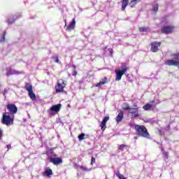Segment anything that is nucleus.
Segmentation results:
<instances>
[{
	"label": "nucleus",
	"mask_w": 179,
	"mask_h": 179,
	"mask_svg": "<svg viewBox=\"0 0 179 179\" xmlns=\"http://www.w3.org/2000/svg\"><path fill=\"white\" fill-rule=\"evenodd\" d=\"M134 129L138 136L145 138L146 139H149L150 138V134H149V131H148L146 127L144 125L136 124L134 126Z\"/></svg>",
	"instance_id": "nucleus-1"
},
{
	"label": "nucleus",
	"mask_w": 179,
	"mask_h": 179,
	"mask_svg": "<svg viewBox=\"0 0 179 179\" xmlns=\"http://www.w3.org/2000/svg\"><path fill=\"white\" fill-rule=\"evenodd\" d=\"M15 121V116L10 115V114L5 112L2 115L1 124L6 125L7 127H10L13 125V122Z\"/></svg>",
	"instance_id": "nucleus-2"
},
{
	"label": "nucleus",
	"mask_w": 179,
	"mask_h": 179,
	"mask_svg": "<svg viewBox=\"0 0 179 179\" xmlns=\"http://www.w3.org/2000/svg\"><path fill=\"white\" fill-rule=\"evenodd\" d=\"M173 59H168L164 64L168 66H179V52L172 55Z\"/></svg>",
	"instance_id": "nucleus-3"
},
{
	"label": "nucleus",
	"mask_w": 179,
	"mask_h": 179,
	"mask_svg": "<svg viewBox=\"0 0 179 179\" xmlns=\"http://www.w3.org/2000/svg\"><path fill=\"white\" fill-rule=\"evenodd\" d=\"M142 0H131L129 3V0H122V10H125L127 9V6L128 5H130L131 8H135L139 2H141Z\"/></svg>",
	"instance_id": "nucleus-4"
},
{
	"label": "nucleus",
	"mask_w": 179,
	"mask_h": 179,
	"mask_svg": "<svg viewBox=\"0 0 179 179\" xmlns=\"http://www.w3.org/2000/svg\"><path fill=\"white\" fill-rule=\"evenodd\" d=\"M65 83H66V81L64 79H60L57 81V83L55 87L56 93H64V88L66 86Z\"/></svg>",
	"instance_id": "nucleus-5"
},
{
	"label": "nucleus",
	"mask_w": 179,
	"mask_h": 179,
	"mask_svg": "<svg viewBox=\"0 0 179 179\" xmlns=\"http://www.w3.org/2000/svg\"><path fill=\"white\" fill-rule=\"evenodd\" d=\"M6 108L8 111V114H10V115L15 116V114L17 113V106L15 103H8Z\"/></svg>",
	"instance_id": "nucleus-6"
},
{
	"label": "nucleus",
	"mask_w": 179,
	"mask_h": 179,
	"mask_svg": "<svg viewBox=\"0 0 179 179\" xmlns=\"http://www.w3.org/2000/svg\"><path fill=\"white\" fill-rule=\"evenodd\" d=\"M25 90L29 93V96L31 100H36V94L33 92V86L30 83H27L25 85Z\"/></svg>",
	"instance_id": "nucleus-7"
},
{
	"label": "nucleus",
	"mask_w": 179,
	"mask_h": 179,
	"mask_svg": "<svg viewBox=\"0 0 179 179\" xmlns=\"http://www.w3.org/2000/svg\"><path fill=\"white\" fill-rule=\"evenodd\" d=\"M129 70V67L126 66L122 70H115L116 72V76H115V80H121V78H122V75H125L126 72Z\"/></svg>",
	"instance_id": "nucleus-8"
},
{
	"label": "nucleus",
	"mask_w": 179,
	"mask_h": 179,
	"mask_svg": "<svg viewBox=\"0 0 179 179\" xmlns=\"http://www.w3.org/2000/svg\"><path fill=\"white\" fill-rule=\"evenodd\" d=\"M173 31H174V26L171 25L164 26L161 29L162 34H171Z\"/></svg>",
	"instance_id": "nucleus-9"
},
{
	"label": "nucleus",
	"mask_w": 179,
	"mask_h": 179,
	"mask_svg": "<svg viewBox=\"0 0 179 179\" xmlns=\"http://www.w3.org/2000/svg\"><path fill=\"white\" fill-rule=\"evenodd\" d=\"M151 52H157L159 51V48L162 45V42L154 41L150 43Z\"/></svg>",
	"instance_id": "nucleus-10"
},
{
	"label": "nucleus",
	"mask_w": 179,
	"mask_h": 179,
	"mask_svg": "<svg viewBox=\"0 0 179 179\" xmlns=\"http://www.w3.org/2000/svg\"><path fill=\"white\" fill-rule=\"evenodd\" d=\"M50 162L55 164V166H58V164H61L62 163V158L51 157L50 159Z\"/></svg>",
	"instance_id": "nucleus-11"
},
{
	"label": "nucleus",
	"mask_w": 179,
	"mask_h": 179,
	"mask_svg": "<svg viewBox=\"0 0 179 179\" xmlns=\"http://www.w3.org/2000/svg\"><path fill=\"white\" fill-rule=\"evenodd\" d=\"M76 24V20H75V18H73L72 22L69 25H67L66 29V31H71V30H74Z\"/></svg>",
	"instance_id": "nucleus-12"
},
{
	"label": "nucleus",
	"mask_w": 179,
	"mask_h": 179,
	"mask_svg": "<svg viewBox=\"0 0 179 179\" xmlns=\"http://www.w3.org/2000/svg\"><path fill=\"white\" fill-rule=\"evenodd\" d=\"M108 120H110V117L106 116L102 120L101 124L99 125V127H101V131H106V124L107 123V121H108Z\"/></svg>",
	"instance_id": "nucleus-13"
},
{
	"label": "nucleus",
	"mask_w": 179,
	"mask_h": 179,
	"mask_svg": "<svg viewBox=\"0 0 179 179\" xmlns=\"http://www.w3.org/2000/svg\"><path fill=\"white\" fill-rule=\"evenodd\" d=\"M61 107H62V105L61 103H58L50 107V111H54L55 113H59L61 110Z\"/></svg>",
	"instance_id": "nucleus-14"
},
{
	"label": "nucleus",
	"mask_w": 179,
	"mask_h": 179,
	"mask_svg": "<svg viewBox=\"0 0 179 179\" xmlns=\"http://www.w3.org/2000/svg\"><path fill=\"white\" fill-rule=\"evenodd\" d=\"M129 113L135 118H136V117H139V112L136 108H131V110L129 111Z\"/></svg>",
	"instance_id": "nucleus-15"
},
{
	"label": "nucleus",
	"mask_w": 179,
	"mask_h": 179,
	"mask_svg": "<svg viewBox=\"0 0 179 179\" xmlns=\"http://www.w3.org/2000/svg\"><path fill=\"white\" fill-rule=\"evenodd\" d=\"M116 122L117 124H120L122 120H124V112L122 110H120V113H118L117 116L115 118Z\"/></svg>",
	"instance_id": "nucleus-16"
},
{
	"label": "nucleus",
	"mask_w": 179,
	"mask_h": 179,
	"mask_svg": "<svg viewBox=\"0 0 179 179\" xmlns=\"http://www.w3.org/2000/svg\"><path fill=\"white\" fill-rule=\"evenodd\" d=\"M108 82V78L107 77H104L101 80H100L98 83L96 84V87H100V86L103 85H106Z\"/></svg>",
	"instance_id": "nucleus-17"
},
{
	"label": "nucleus",
	"mask_w": 179,
	"mask_h": 179,
	"mask_svg": "<svg viewBox=\"0 0 179 179\" xmlns=\"http://www.w3.org/2000/svg\"><path fill=\"white\" fill-rule=\"evenodd\" d=\"M138 30L141 33H145L146 31H150V27H139Z\"/></svg>",
	"instance_id": "nucleus-18"
},
{
	"label": "nucleus",
	"mask_w": 179,
	"mask_h": 179,
	"mask_svg": "<svg viewBox=\"0 0 179 179\" xmlns=\"http://www.w3.org/2000/svg\"><path fill=\"white\" fill-rule=\"evenodd\" d=\"M45 174L47 177H51L52 176V169H46L45 171Z\"/></svg>",
	"instance_id": "nucleus-19"
},
{
	"label": "nucleus",
	"mask_w": 179,
	"mask_h": 179,
	"mask_svg": "<svg viewBox=\"0 0 179 179\" xmlns=\"http://www.w3.org/2000/svg\"><path fill=\"white\" fill-rule=\"evenodd\" d=\"M126 148H128V145L121 144L117 147V149L122 152Z\"/></svg>",
	"instance_id": "nucleus-20"
},
{
	"label": "nucleus",
	"mask_w": 179,
	"mask_h": 179,
	"mask_svg": "<svg viewBox=\"0 0 179 179\" xmlns=\"http://www.w3.org/2000/svg\"><path fill=\"white\" fill-rule=\"evenodd\" d=\"M143 110L145 111H148V110H150L152 108V105L147 103L145 106H143Z\"/></svg>",
	"instance_id": "nucleus-21"
},
{
	"label": "nucleus",
	"mask_w": 179,
	"mask_h": 179,
	"mask_svg": "<svg viewBox=\"0 0 179 179\" xmlns=\"http://www.w3.org/2000/svg\"><path fill=\"white\" fill-rule=\"evenodd\" d=\"M6 36V31H4V32L2 34L1 39L0 40V43H4L5 42V36Z\"/></svg>",
	"instance_id": "nucleus-22"
},
{
	"label": "nucleus",
	"mask_w": 179,
	"mask_h": 179,
	"mask_svg": "<svg viewBox=\"0 0 179 179\" xmlns=\"http://www.w3.org/2000/svg\"><path fill=\"white\" fill-rule=\"evenodd\" d=\"M73 71L72 72V76H76V75H78V71H76V66L73 65Z\"/></svg>",
	"instance_id": "nucleus-23"
},
{
	"label": "nucleus",
	"mask_w": 179,
	"mask_h": 179,
	"mask_svg": "<svg viewBox=\"0 0 179 179\" xmlns=\"http://www.w3.org/2000/svg\"><path fill=\"white\" fill-rule=\"evenodd\" d=\"M124 105H126V106L123 108V110H124L125 111H128V110H131L132 108L129 107V104L124 103Z\"/></svg>",
	"instance_id": "nucleus-24"
},
{
	"label": "nucleus",
	"mask_w": 179,
	"mask_h": 179,
	"mask_svg": "<svg viewBox=\"0 0 179 179\" xmlns=\"http://www.w3.org/2000/svg\"><path fill=\"white\" fill-rule=\"evenodd\" d=\"M7 23L8 24H13V23H15V19L13 18H9L7 21Z\"/></svg>",
	"instance_id": "nucleus-25"
},
{
	"label": "nucleus",
	"mask_w": 179,
	"mask_h": 179,
	"mask_svg": "<svg viewBox=\"0 0 179 179\" xmlns=\"http://www.w3.org/2000/svg\"><path fill=\"white\" fill-rule=\"evenodd\" d=\"M80 170H83V171H90V170L83 166H78Z\"/></svg>",
	"instance_id": "nucleus-26"
},
{
	"label": "nucleus",
	"mask_w": 179,
	"mask_h": 179,
	"mask_svg": "<svg viewBox=\"0 0 179 179\" xmlns=\"http://www.w3.org/2000/svg\"><path fill=\"white\" fill-rule=\"evenodd\" d=\"M79 141H83L85 139V134L82 133L78 136Z\"/></svg>",
	"instance_id": "nucleus-27"
},
{
	"label": "nucleus",
	"mask_w": 179,
	"mask_h": 179,
	"mask_svg": "<svg viewBox=\"0 0 179 179\" xmlns=\"http://www.w3.org/2000/svg\"><path fill=\"white\" fill-rule=\"evenodd\" d=\"M94 163H96V158H94V157H91V166H93V164H94Z\"/></svg>",
	"instance_id": "nucleus-28"
},
{
	"label": "nucleus",
	"mask_w": 179,
	"mask_h": 179,
	"mask_svg": "<svg viewBox=\"0 0 179 179\" xmlns=\"http://www.w3.org/2000/svg\"><path fill=\"white\" fill-rule=\"evenodd\" d=\"M164 155V157L167 160V159H169V152H164L163 153Z\"/></svg>",
	"instance_id": "nucleus-29"
},
{
	"label": "nucleus",
	"mask_w": 179,
	"mask_h": 179,
	"mask_svg": "<svg viewBox=\"0 0 179 179\" xmlns=\"http://www.w3.org/2000/svg\"><path fill=\"white\" fill-rule=\"evenodd\" d=\"M154 10L155 12H157V10H159V5L157 4L154 6Z\"/></svg>",
	"instance_id": "nucleus-30"
},
{
	"label": "nucleus",
	"mask_w": 179,
	"mask_h": 179,
	"mask_svg": "<svg viewBox=\"0 0 179 179\" xmlns=\"http://www.w3.org/2000/svg\"><path fill=\"white\" fill-rule=\"evenodd\" d=\"M55 62H56V64H59V59L58 58V56L55 57Z\"/></svg>",
	"instance_id": "nucleus-31"
},
{
	"label": "nucleus",
	"mask_w": 179,
	"mask_h": 179,
	"mask_svg": "<svg viewBox=\"0 0 179 179\" xmlns=\"http://www.w3.org/2000/svg\"><path fill=\"white\" fill-rule=\"evenodd\" d=\"M3 131L0 129V140L2 139V136H3Z\"/></svg>",
	"instance_id": "nucleus-32"
},
{
	"label": "nucleus",
	"mask_w": 179,
	"mask_h": 179,
	"mask_svg": "<svg viewBox=\"0 0 179 179\" xmlns=\"http://www.w3.org/2000/svg\"><path fill=\"white\" fill-rule=\"evenodd\" d=\"M14 73H15V75H20V73H22V72L18 71H14Z\"/></svg>",
	"instance_id": "nucleus-33"
},
{
	"label": "nucleus",
	"mask_w": 179,
	"mask_h": 179,
	"mask_svg": "<svg viewBox=\"0 0 179 179\" xmlns=\"http://www.w3.org/2000/svg\"><path fill=\"white\" fill-rule=\"evenodd\" d=\"M12 146H10V144L7 145V149L9 150V149H11Z\"/></svg>",
	"instance_id": "nucleus-34"
},
{
	"label": "nucleus",
	"mask_w": 179,
	"mask_h": 179,
	"mask_svg": "<svg viewBox=\"0 0 179 179\" xmlns=\"http://www.w3.org/2000/svg\"><path fill=\"white\" fill-rule=\"evenodd\" d=\"M18 17H22V15H19L17 17H15V19H17Z\"/></svg>",
	"instance_id": "nucleus-35"
}]
</instances>
